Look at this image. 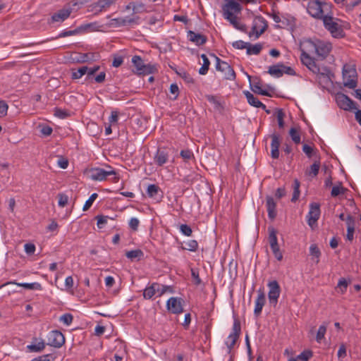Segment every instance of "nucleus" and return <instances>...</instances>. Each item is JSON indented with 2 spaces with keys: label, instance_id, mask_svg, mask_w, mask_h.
<instances>
[{
  "label": "nucleus",
  "instance_id": "f257e3e1",
  "mask_svg": "<svg viewBox=\"0 0 361 361\" xmlns=\"http://www.w3.org/2000/svg\"><path fill=\"white\" fill-rule=\"evenodd\" d=\"M331 44L319 39H305L300 45V61L313 73L318 74L320 68L316 60L323 61L331 51Z\"/></svg>",
  "mask_w": 361,
  "mask_h": 361
},
{
  "label": "nucleus",
  "instance_id": "f03ea898",
  "mask_svg": "<svg viewBox=\"0 0 361 361\" xmlns=\"http://www.w3.org/2000/svg\"><path fill=\"white\" fill-rule=\"evenodd\" d=\"M332 6L331 3L312 0L307 4V11L313 18L322 20L326 16L331 13Z\"/></svg>",
  "mask_w": 361,
  "mask_h": 361
},
{
  "label": "nucleus",
  "instance_id": "7ed1b4c3",
  "mask_svg": "<svg viewBox=\"0 0 361 361\" xmlns=\"http://www.w3.org/2000/svg\"><path fill=\"white\" fill-rule=\"evenodd\" d=\"M90 177L93 180L102 181L106 180L109 176L114 183H117L119 177L117 172L111 166L106 165L105 169L92 168L89 171Z\"/></svg>",
  "mask_w": 361,
  "mask_h": 361
},
{
  "label": "nucleus",
  "instance_id": "20e7f679",
  "mask_svg": "<svg viewBox=\"0 0 361 361\" xmlns=\"http://www.w3.org/2000/svg\"><path fill=\"white\" fill-rule=\"evenodd\" d=\"M357 71L355 65L345 63L343 67V85L350 89L357 87Z\"/></svg>",
  "mask_w": 361,
  "mask_h": 361
},
{
  "label": "nucleus",
  "instance_id": "39448f33",
  "mask_svg": "<svg viewBox=\"0 0 361 361\" xmlns=\"http://www.w3.org/2000/svg\"><path fill=\"white\" fill-rule=\"evenodd\" d=\"M322 20L324 27L330 32L334 37L339 38L343 37V30L341 25L338 23V20L333 17L332 10L331 13L326 16Z\"/></svg>",
  "mask_w": 361,
  "mask_h": 361
},
{
  "label": "nucleus",
  "instance_id": "423d86ee",
  "mask_svg": "<svg viewBox=\"0 0 361 361\" xmlns=\"http://www.w3.org/2000/svg\"><path fill=\"white\" fill-rule=\"evenodd\" d=\"M216 59V69L224 74V78L228 80H234L236 75L233 68L226 61L221 60L214 54H212Z\"/></svg>",
  "mask_w": 361,
  "mask_h": 361
},
{
  "label": "nucleus",
  "instance_id": "0eeeda50",
  "mask_svg": "<svg viewBox=\"0 0 361 361\" xmlns=\"http://www.w3.org/2000/svg\"><path fill=\"white\" fill-rule=\"evenodd\" d=\"M240 333V322L238 319H234L232 331L231 334L228 335L226 341L225 342V344L228 348V353H231V350L233 349L236 341H238Z\"/></svg>",
  "mask_w": 361,
  "mask_h": 361
},
{
  "label": "nucleus",
  "instance_id": "6e6552de",
  "mask_svg": "<svg viewBox=\"0 0 361 361\" xmlns=\"http://www.w3.org/2000/svg\"><path fill=\"white\" fill-rule=\"evenodd\" d=\"M267 21L261 16H255L252 21V30L249 32V36H255L258 38L267 28Z\"/></svg>",
  "mask_w": 361,
  "mask_h": 361
},
{
  "label": "nucleus",
  "instance_id": "1a4fd4ad",
  "mask_svg": "<svg viewBox=\"0 0 361 361\" xmlns=\"http://www.w3.org/2000/svg\"><path fill=\"white\" fill-rule=\"evenodd\" d=\"M241 9L240 4L235 0H226V4L222 6L223 16L224 18L237 16Z\"/></svg>",
  "mask_w": 361,
  "mask_h": 361
},
{
  "label": "nucleus",
  "instance_id": "9d476101",
  "mask_svg": "<svg viewBox=\"0 0 361 361\" xmlns=\"http://www.w3.org/2000/svg\"><path fill=\"white\" fill-rule=\"evenodd\" d=\"M336 101L338 106L345 111L357 109V104L349 97L343 93H338L336 95Z\"/></svg>",
  "mask_w": 361,
  "mask_h": 361
},
{
  "label": "nucleus",
  "instance_id": "9b49d317",
  "mask_svg": "<svg viewBox=\"0 0 361 361\" xmlns=\"http://www.w3.org/2000/svg\"><path fill=\"white\" fill-rule=\"evenodd\" d=\"M269 288L268 298L269 303L276 306L281 293V288L277 281L273 280L267 284Z\"/></svg>",
  "mask_w": 361,
  "mask_h": 361
},
{
  "label": "nucleus",
  "instance_id": "f8f14e48",
  "mask_svg": "<svg viewBox=\"0 0 361 361\" xmlns=\"http://www.w3.org/2000/svg\"><path fill=\"white\" fill-rule=\"evenodd\" d=\"M47 345L54 348H60L65 343V337L63 334L58 330L49 332L47 336Z\"/></svg>",
  "mask_w": 361,
  "mask_h": 361
},
{
  "label": "nucleus",
  "instance_id": "ddd939ff",
  "mask_svg": "<svg viewBox=\"0 0 361 361\" xmlns=\"http://www.w3.org/2000/svg\"><path fill=\"white\" fill-rule=\"evenodd\" d=\"M132 63L136 68V73L139 75L149 74L153 72V67L150 65H145L139 56H134L132 58Z\"/></svg>",
  "mask_w": 361,
  "mask_h": 361
},
{
  "label": "nucleus",
  "instance_id": "4468645a",
  "mask_svg": "<svg viewBox=\"0 0 361 361\" xmlns=\"http://www.w3.org/2000/svg\"><path fill=\"white\" fill-rule=\"evenodd\" d=\"M320 216V207L318 203H311L310 204V211L307 215V224L311 227L313 228L316 224L317 220Z\"/></svg>",
  "mask_w": 361,
  "mask_h": 361
},
{
  "label": "nucleus",
  "instance_id": "2eb2a0df",
  "mask_svg": "<svg viewBox=\"0 0 361 361\" xmlns=\"http://www.w3.org/2000/svg\"><path fill=\"white\" fill-rule=\"evenodd\" d=\"M167 310L175 314H180L183 312L182 305V299L179 298L171 297L166 302Z\"/></svg>",
  "mask_w": 361,
  "mask_h": 361
},
{
  "label": "nucleus",
  "instance_id": "dca6fc26",
  "mask_svg": "<svg viewBox=\"0 0 361 361\" xmlns=\"http://www.w3.org/2000/svg\"><path fill=\"white\" fill-rule=\"evenodd\" d=\"M266 302V297L264 292V290L262 288H259L257 290V297L255 300V310H254V314L255 317H259L262 311L263 307L264 306Z\"/></svg>",
  "mask_w": 361,
  "mask_h": 361
},
{
  "label": "nucleus",
  "instance_id": "f3484780",
  "mask_svg": "<svg viewBox=\"0 0 361 361\" xmlns=\"http://www.w3.org/2000/svg\"><path fill=\"white\" fill-rule=\"evenodd\" d=\"M116 1V0H99L91 5V11L95 13H101L114 4Z\"/></svg>",
  "mask_w": 361,
  "mask_h": 361
},
{
  "label": "nucleus",
  "instance_id": "a211bd4d",
  "mask_svg": "<svg viewBox=\"0 0 361 361\" xmlns=\"http://www.w3.org/2000/svg\"><path fill=\"white\" fill-rule=\"evenodd\" d=\"M73 8L71 7L63 8L51 16L52 23H62L66 20L72 13Z\"/></svg>",
  "mask_w": 361,
  "mask_h": 361
},
{
  "label": "nucleus",
  "instance_id": "6ab92c4d",
  "mask_svg": "<svg viewBox=\"0 0 361 361\" xmlns=\"http://www.w3.org/2000/svg\"><path fill=\"white\" fill-rule=\"evenodd\" d=\"M46 343L42 338H33L32 343L26 346L29 353H40L44 350Z\"/></svg>",
  "mask_w": 361,
  "mask_h": 361
},
{
  "label": "nucleus",
  "instance_id": "aec40b11",
  "mask_svg": "<svg viewBox=\"0 0 361 361\" xmlns=\"http://www.w3.org/2000/svg\"><path fill=\"white\" fill-rule=\"evenodd\" d=\"M188 39L197 46L204 44L207 41V37L202 34L196 33L192 30H189L187 35Z\"/></svg>",
  "mask_w": 361,
  "mask_h": 361
},
{
  "label": "nucleus",
  "instance_id": "412c9836",
  "mask_svg": "<svg viewBox=\"0 0 361 361\" xmlns=\"http://www.w3.org/2000/svg\"><path fill=\"white\" fill-rule=\"evenodd\" d=\"M94 25H95V23H89V24L82 25L80 27H78L76 29L73 30H63L59 34V35L57 36V38H62V37H68V36L75 35L83 30L90 28L91 27L94 26Z\"/></svg>",
  "mask_w": 361,
  "mask_h": 361
},
{
  "label": "nucleus",
  "instance_id": "4be33fe9",
  "mask_svg": "<svg viewBox=\"0 0 361 361\" xmlns=\"http://www.w3.org/2000/svg\"><path fill=\"white\" fill-rule=\"evenodd\" d=\"M244 94L247 100V102L252 106L257 107V108H262V109L265 110L267 114L270 113L269 110L266 109V106L262 103L257 97H255L251 92L249 91L244 92Z\"/></svg>",
  "mask_w": 361,
  "mask_h": 361
},
{
  "label": "nucleus",
  "instance_id": "5701e85b",
  "mask_svg": "<svg viewBox=\"0 0 361 361\" xmlns=\"http://www.w3.org/2000/svg\"><path fill=\"white\" fill-rule=\"evenodd\" d=\"M266 207L268 213V216L270 219L273 220L276 216V202L271 196H267L266 198Z\"/></svg>",
  "mask_w": 361,
  "mask_h": 361
},
{
  "label": "nucleus",
  "instance_id": "b1692460",
  "mask_svg": "<svg viewBox=\"0 0 361 361\" xmlns=\"http://www.w3.org/2000/svg\"><path fill=\"white\" fill-rule=\"evenodd\" d=\"M271 156L273 159H278L279 157V149L280 147L279 135L274 133L271 135Z\"/></svg>",
  "mask_w": 361,
  "mask_h": 361
},
{
  "label": "nucleus",
  "instance_id": "393cba45",
  "mask_svg": "<svg viewBox=\"0 0 361 361\" xmlns=\"http://www.w3.org/2000/svg\"><path fill=\"white\" fill-rule=\"evenodd\" d=\"M169 159V154L164 150L158 149L154 157V161L155 164L161 166L165 164Z\"/></svg>",
  "mask_w": 361,
  "mask_h": 361
},
{
  "label": "nucleus",
  "instance_id": "a878e982",
  "mask_svg": "<svg viewBox=\"0 0 361 361\" xmlns=\"http://www.w3.org/2000/svg\"><path fill=\"white\" fill-rule=\"evenodd\" d=\"M347 224V235L346 238L348 240L351 241L353 239L355 231V221L352 216L348 215L346 218Z\"/></svg>",
  "mask_w": 361,
  "mask_h": 361
},
{
  "label": "nucleus",
  "instance_id": "bb28decb",
  "mask_svg": "<svg viewBox=\"0 0 361 361\" xmlns=\"http://www.w3.org/2000/svg\"><path fill=\"white\" fill-rule=\"evenodd\" d=\"M283 68H285V66L283 63H277L269 66L267 73L274 77L280 78L283 74Z\"/></svg>",
  "mask_w": 361,
  "mask_h": 361
},
{
  "label": "nucleus",
  "instance_id": "cd10ccee",
  "mask_svg": "<svg viewBox=\"0 0 361 361\" xmlns=\"http://www.w3.org/2000/svg\"><path fill=\"white\" fill-rule=\"evenodd\" d=\"M159 287V283H153L149 286L145 288L143 292V297L145 299L149 300L155 294H157V289Z\"/></svg>",
  "mask_w": 361,
  "mask_h": 361
},
{
  "label": "nucleus",
  "instance_id": "c85d7f7f",
  "mask_svg": "<svg viewBox=\"0 0 361 361\" xmlns=\"http://www.w3.org/2000/svg\"><path fill=\"white\" fill-rule=\"evenodd\" d=\"M262 47L263 46L260 43L252 44L248 42L246 53L247 55H258L261 52Z\"/></svg>",
  "mask_w": 361,
  "mask_h": 361
},
{
  "label": "nucleus",
  "instance_id": "c756f323",
  "mask_svg": "<svg viewBox=\"0 0 361 361\" xmlns=\"http://www.w3.org/2000/svg\"><path fill=\"white\" fill-rule=\"evenodd\" d=\"M320 168L319 161H315L310 168L306 171V174L312 178L316 177L319 173Z\"/></svg>",
  "mask_w": 361,
  "mask_h": 361
},
{
  "label": "nucleus",
  "instance_id": "7c9ffc66",
  "mask_svg": "<svg viewBox=\"0 0 361 361\" xmlns=\"http://www.w3.org/2000/svg\"><path fill=\"white\" fill-rule=\"evenodd\" d=\"M143 252L140 249L130 250L126 252V256L127 257V258L130 259L132 261L135 260V259H140L143 257Z\"/></svg>",
  "mask_w": 361,
  "mask_h": 361
},
{
  "label": "nucleus",
  "instance_id": "2f4dec72",
  "mask_svg": "<svg viewBox=\"0 0 361 361\" xmlns=\"http://www.w3.org/2000/svg\"><path fill=\"white\" fill-rule=\"evenodd\" d=\"M347 189L342 186V183L338 182L336 185L332 187V190L331 192V195L334 197L338 196L339 195H343Z\"/></svg>",
  "mask_w": 361,
  "mask_h": 361
},
{
  "label": "nucleus",
  "instance_id": "473e14b6",
  "mask_svg": "<svg viewBox=\"0 0 361 361\" xmlns=\"http://www.w3.org/2000/svg\"><path fill=\"white\" fill-rule=\"evenodd\" d=\"M310 254L313 260L317 264L319 262L321 252L316 244H312L310 247Z\"/></svg>",
  "mask_w": 361,
  "mask_h": 361
},
{
  "label": "nucleus",
  "instance_id": "72a5a7b5",
  "mask_svg": "<svg viewBox=\"0 0 361 361\" xmlns=\"http://www.w3.org/2000/svg\"><path fill=\"white\" fill-rule=\"evenodd\" d=\"M269 243L270 245V247L276 246L278 244V239L276 236V231L273 227H269Z\"/></svg>",
  "mask_w": 361,
  "mask_h": 361
},
{
  "label": "nucleus",
  "instance_id": "f704fd0d",
  "mask_svg": "<svg viewBox=\"0 0 361 361\" xmlns=\"http://www.w3.org/2000/svg\"><path fill=\"white\" fill-rule=\"evenodd\" d=\"M228 21L230 22V23L237 30L245 32L246 31V25L245 24L240 23L238 20V17L235 16L233 18H226Z\"/></svg>",
  "mask_w": 361,
  "mask_h": 361
},
{
  "label": "nucleus",
  "instance_id": "c9c22d12",
  "mask_svg": "<svg viewBox=\"0 0 361 361\" xmlns=\"http://www.w3.org/2000/svg\"><path fill=\"white\" fill-rule=\"evenodd\" d=\"M27 290H42V284L38 282H32V283H25L24 282V295L25 294V291Z\"/></svg>",
  "mask_w": 361,
  "mask_h": 361
},
{
  "label": "nucleus",
  "instance_id": "e433bc0d",
  "mask_svg": "<svg viewBox=\"0 0 361 361\" xmlns=\"http://www.w3.org/2000/svg\"><path fill=\"white\" fill-rule=\"evenodd\" d=\"M201 58L203 61V64H202V67L199 69V73L200 75H206L209 70L210 61H209V59L207 58V56L204 54H202L201 55Z\"/></svg>",
  "mask_w": 361,
  "mask_h": 361
},
{
  "label": "nucleus",
  "instance_id": "4c0bfd02",
  "mask_svg": "<svg viewBox=\"0 0 361 361\" xmlns=\"http://www.w3.org/2000/svg\"><path fill=\"white\" fill-rule=\"evenodd\" d=\"M160 188L158 185L155 184H150L148 185L147 189V195L154 199H157V195H158Z\"/></svg>",
  "mask_w": 361,
  "mask_h": 361
},
{
  "label": "nucleus",
  "instance_id": "58836bf2",
  "mask_svg": "<svg viewBox=\"0 0 361 361\" xmlns=\"http://www.w3.org/2000/svg\"><path fill=\"white\" fill-rule=\"evenodd\" d=\"M157 297H161L166 293H173V288L171 286L162 285L159 283V287L157 289Z\"/></svg>",
  "mask_w": 361,
  "mask_h": 361
},
{
  "label": "nucleus",
  "instance_id": "ea45409f",
  "mask_svg": "<svg viewBox=\"0 0 361 361\" xmlns=\"http://www.w3.org/2000/svg\"><path fill=\"white\" fill-rule=\"evenodd\" d=\"M54 115L59 118L64 119L70 116V112L66 109L55 107L54 109Z\"/></svg>",
  "mask_w": 361,
  "mask_h": 361
},
{
  "label": "nucleus",
  "instance_id": "a19ab883",
  "mask_svg": "<svg viewBox=\"0 0 361 361\" xmlns=\"http://www.w3.org/2000/svg\"><path fill=\"white\" fill-rule=\"evenodd\" d=\"M182 249L196 252L198 249V243L195 240H190L185 242V247H183Z\"/></svg>",
  "mask_w": 361,
  "mask_h": 361
},
{
  "label": "nucleus",
  "instance_id": "79ce46f5",
  "mask_svg": "<svg viewBox=\"0 0 361 361\" xmlns=\"http://www.w3.org/2000/svg\"><path fill=\"white\" fill-rule=\"evenodd\" d=\"M88 71L87 66H82L79 68L78 70L73 71L72 73V78L73 79H79L81 78L85 74H87Z\"/></svg>",
  "mask_w": 361,
  "mask_h": 361
},
{
  "label": "nucleus",
  "instance_id": "37998d69",
  "mask_svg": "<svg viewBox=\"0 0 361 361\" xmlns=\"http://www.w3.org/2000/svg\"><path fill=\"white\" fill-rule=\"evenodd\" d=\"M56 356L54 354H45L32 359L31 361H55Z\"/></svg>",
  "mask_w": 361,
  "mask_h": 361
},
{
  "label": "nucleus",
  "instance_id": "c03bdc74",
  "mask_svg": "<svg viewBox=\"0 0 361 361\" xmlns=\"http://www.w3.org/2000/svg\"><path fill=\"white\" fill-rule=\"evenodd\" d=\"M300 182L295 179L293 183V193L291 201L295 202L298 200L300 196Z\"/></svg>",
  "mask_w": 361,
  "mask_h": 361
},
{
  "label": "nucleus",
  "instance_id": "a18cd8bd",
  "mask_svg": "<svg viewBox=\"0 0 361 361\" xmlns=\"http://www.w3.org/2000/svg\"><path fill=\"white\" fill-rule=\"evenodd\" d=\"M326 332V326L325 324L321 325L319 327L318 331L317 332V335H316V341L317 343H321L322 340L324 338Z\"/></svg>",
  "mask_w": 361,
  "mask_h": 361
},
{
  "label": "nucleus",
  "instance_id": "49530a36",
  "mask_svg": "<svg viewBox=\"0 0 361 361\" xmlns=\"http://www.w3.org/2000/svg\"><path fill=\"white\" fill-rule=\"evenodd\" d=\"M24 251L27 256H34L36 251L35 245L32 243H27L24 244Z\"/></svg>",
  "mask_w": 361,
  "mask_h": 361
},
{
  "label": "nucleus",
  "instance_id": "de8ad7c7",
  "mask_svg": "<svg viewBox=\"0 0 361 361\" xmlns=\"http://www.w3.org/2000/svg\"><path fill=\"white\" fill-rule=\"evenodd\" d=\"M204 97L207 99V101H208L210 104H213L214 108L219 109L221 104L216 96L212 94H206Z\"/></svg>",
  "mask_w": 361,
  "mask_h": 361
},
{
  "label": "nucleus",
  "instance_id": "09e8293b",
  "mask_svg": "<svg viewBox=\"0 0 361 361\" xmlns=\"http://www.w3.org/2000/svg\"><path fill=\"white\" fill-rule=\"evenodd\" d=\"M180 155L185 162H188L195 158L194 154L190 149L181 150Z\"/></svg>",
  "mask_w": 361,
  "mask_h": 361
},
{
  "label": "nucleus",
  "instance_id": "8fccbe9b",
  "mask_svg": "<svg viewBox=\"0 0 361 361\" xmlns=\"http://www.w3.org/2000/svg\"><path fill=\"white\" fill-rule=\"evenodd\" d=\"M289 135H290L292 140L295 144H299L300 142V135L296 128H291L289 131Z\"/></svg>",
  "mask_w": 361,
  "mask_h": 361
},
{
  "label": "nucleus",
  "instance_id": "3c124183",
  "mask_svg": "<svg viewBox=\"0 0 361 361\" xmlns=\"http://www.w3.org/2000/svg\"><path fill=\"white\" fill-rule=\"evenodd\" d=\"M109 219V217L107 216L97 215L96 216V219L97 220V224L98 228L100 229L104 228L106 226Z\"/></svg>",
  "mask_w": 361,
  "mask_h": 361
},
{
  "label": "nucleus",
  "instance_id": "603ef678",
  "mask_svg": "<svg viewBox=\"0 0 361 361\" xmlns=\"http://www.w3.org/2000/svg\"><path fill=\"white\" fill-rule=\"evenodd\" d=\"M94 56H95V54L94 53L81 54L80 55L79 59H78V61L81 62V63H85V62H87L90 61H94Z\"/></svg>",
  "mask_w": 361,
  "mask_h": 361
},
{
  "label": "nucleus",
  "instance_id": "864d4df0",
  "mask_svg": "<svg viewBox=\"0 0 361 361\" xmlns=\"http://www.w3.org/2000/svg\"><path fill=\"white\" fill-rule=\"evenodd\" d=\"M284 117H285V114H284L283 109H278L276 111V118H277L279 127L280 128H284V125H285L284 121H283Z\"/></svg>",
  "mask_w": 361,
  "mask_h": 361
},
{
  "label": "nucleus",
  "instance_id": "5fc2aeb1",
  "mask_svg": "<svg viewBox=\"0 0 361 361\" xmlns=\"http://www.w3.org/2000/svg\"><path fill=\"white\" fill-rule=\"evenodd\" d=\"M312 356V353L310 350H305L297 356L295 359L297 361H308Z\"/></svg>",
  "mask_w": 361,
  "mask_h": 361
},
{
  "label": "nucleus",
  "instance_id": "6e6d98bb",
  "mask_svg": "<svg viewBox=\"0 0 361 361\" xmlns=\"http://www.w3.org/2000/svg\"><path fill=\"white\" fill-rule=\"evenodd\" d=\"M110 25L114 27L126 25L125 18H118L111 19L110 21Z\"/></svg>",
  "mask_w": 361,
  "mask_h": 361
},
{
  "label": "nucleus",
  "instance_id": "4d7b16f0",
  "mask_svg": "<svg viewBox=\"0 0 361 361\" xmlns=\"http://www.w3.org/2000/svg\"><path fill=\"white\" fill-rule=\"evenodd\" d=\"M73 315L69 313L64 314L60 317L59 321L68 326L73 322Z\"/></svg>",
  "mask_w": 361,
  "mask_h": 361
},
{
  "label": "nucleus",
  "instance_id": "13d9d810",
  "mask_svg": "<svg viewBox=\"0 0 361 361\" xmlns=\"http://www.w3.org/2000/svg\"><path fill=\"white\" fill-rule=\"evenodd\" d=\"M98 195L97 193H93L90 195L89 199L85 202L83 206V210H87L93 204L94 201L97 199Z\"/></svg>",
  "mask_w": 361,
  "mask_h": 361
},
{
  "label": "nucleus",
  "instance_id": "bf43d9fd",
  "mask_svg": "<svg viewBox=\"0 0 361 361\" xmlns=\"http://www.w3.org/2000/svg\"><path fill=\"white\" fill-rule=\"evenodd\" d=\"M270 247L276 259L279 261H281L283 259V254L280 250L279 245H277Z\"/></svg>",
  "mask_w": 361,
  "mask_h": 361
},
{
  "label": "nucleus",
  "instance_id": "052dcab7",
  "mask_svg": "<svg viewBox=\"0 0 361 361\" xmlns=\"http://www.w3.org/2000/svg\"><path fill=\"white\" fill-rule=\"evenodd\" d=\"M180 231L185 236H191L192 233V228L187 224H181L180 226Z\"/></svg>",
  "mask_w": 361,
  "mask_h": 361
},
{
  "label": "nucleus",
  "instance_id": "680f3d73",
  "mask_svg": "<svg viewBox=\"0 0 361 361\" xmlns=\"http://www.w3.org/2000/svg\"><path fill=\"white\" fill-rule=\"evenodd\" d=\"M248 42H245L243 40H237L232 43V46L237 49H247Z\"/></svg>",
  "mask_w": 361,
  "mask_h": 361
},
{
  "label": "nucleus",
  "instance_id": "e2e57ef3",
  "mask_svg": "<svg viewBox=\"0 0 361 361\" xmlns=\"http://www.w3.org/2000/svg\"><path fill=\"white\" fill-rule=\"evenodd\" d=\"M346 355H347L346 346L344 343H341L339 346V349L337 353V356H338V359L340 360V359L345 357Z\"/></svg>",
  "mask_w": 361,
  "mask_h": 361
},
{
  "label": "nucleus",
  "instance_id": "0e129e2a",
  "mask_svg": "<svg viewBox=\"0 0 361 361\" xmlns=\"http://www.w3.org/2000/svg\"><path fill=\"white\" fill-rule=\"evenodd\" d=\"M8 104L4 100H0V117L5 116L7 114Z\"/></svg>",
  "mask_w": 361,
  "mask_h": 361
},
{
  "label": "nucleus",
  "instance_id": "69168bd1",
  "mask_svg": "<svg viewBox=\"0 0 361 361\" xmlns=\"http://www.w3.org/2000/svg\"><path fill=\"white\" fill-rule=\"evenodd\" d=\"M59 205L61 207H65L68 201V197L66 195L59 194Z\"/></svg>",
  "mask_w": 361,
  "mask_h": 361
},
{
  "label": "nucleus",
  "instance_id": "338daca9",
  "mask_svg": "<svg viewBox=\"0 0 361 361\" xmlns=\"http://www.w3.org/2000/svg\"><path fill=\"white\" fill-rule=\"evenodd\" d=\"M302 151L309 158H310L314 152V149L312 147L305 144L302 146Z\"/></svg>",
  "mask_w": 361,
  "mask_h": 361
},
{
  "label": "nucleus",
  "instance_id": "774afa93",
  "mask_svg": "<svg viewBox=\"0 0 361 361\" xmlns=\"http://www.w3.org/2000/svg\"><path fill=\"white\" fill-rule=\"evenodd\" d=\"M140 221L135 218H131L129 221V226L133 231H137L139 226Z\"/></svg>",
  "mask_w": 361,
  "mask_h": 361
}]
</instances>
